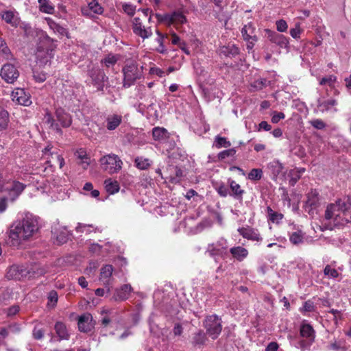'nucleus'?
Segmentation results:
<instances>
[{"label":"nucleus","mask_w":351,"mask_h":351,"mask_svg":"<svg viewBox=\"0 0 351 351\" xmlns=\"http://www.w3.org/2000/svg\"><path fill=\"white\" fill-rule=\"evenodd\" d=\"M38 218L26 215L21 220L12 223L9 232V239L13 246L20 245L23 241L32 239L38 231Z\"/></svg>","instance_id":"f257e3e1"},{"label":"nucleus","mask_w":351,"mask_h":351,"mask_svg":"<svg viewBox=\"0 0 351 351\" xmlns=\"http://www.w3.org/2000/svg\"><path fill=\"white\" fill-rule=\"evenodd\" d=\"M325 219L332 221L335 226L351 223V204L339 199L329 204L325 210Z\"/></svg>","instance_id":"f03ea898"},{"label":"nucleus","mask_w":351,"mask_h":351,"mask_svg":"<svg viewBox=\"0 0 351 351\" xmlns=\"http://www.w3.org/2000/svg\"><path fill=\"white\" fill-rule=\"evenodd\" d=\"M123 87L128 88L133 86L136 80L143 77V67H138L136 62L126 64L123 69Z\"/></svg>","instance_id":"7ed1b4c3"},{"label":"nucleus","mask_w":351,"mask_h":351,"mask_svg":"<svg viewBox=\"0 0 351 351\" xmlns=\"http://www.w3.org/2000/svg\"><path fill=\"white\" fill-rule=\"evenodd\" d=\"M203 326L206 334L213 340L217 339L222 330V320L220 317L213 314L207 315L203 321Z\"/></svg>","instance_id":"20e7f679"},{"label":"nucleus","mask_w":351,"mask_h":351,"mask_svg":"<svg viewBox=\"0 0 351 351\" xmlns=\"http://www.w3.org/2000/svg\"><path fill=\"white\" fill-rule=\"evenodd\" d=\"M100 162L102 169L109 173H117L121 169L122 161L117 155H104Z\"/></svg>","instance_id":"39448f33"},{"label":"nucleus","mask_w":351,"mask_h":351,"mask_svg":"<svg viewBox=\"0 0 351 351\" xmlns=\"http://www.w3.org/2000/svg\"><path fill=\"white\" fill-rule=\"evenodd\" d=\"M25 185L17 181L4 183L2 174H0V191H8L12 199L14 200L24 190Z\"/></svg>","instance_id":"423d86ee"},{"label":"nucleus","mask_w":351,"mask_h":351,"mask_svg":"<svg viewBox=\"0 0 351 351\" xmlns=\"http://www.w3.org/2000/svg\"><path fill=\"white\" fill-rule=\"evenodd\" d=\"M158 21L167 24L182 25L186 22V18L181 11H174L163 15L156 14Z\"/></svg>","instance_id":"0eeeda50"},{"label":"nucleus","mask_w":351,"mask_h":351,"mask_svg":"<svg viewBox=\"0 0 351 351\" xmlns=\"http://www.w3.org/2000/svg\"><path fill=\"white\" fill-rule=\"evenodd\" d=\"M0 75L5 82L13 84L18 79L19 71L14 64L7 63L1 67Z\"/></svg>","instance_id":"6e6552de"},{"label":"nucleus","mask_w":351,"mask_h":351,"mask_svg":"<svg viewBox=\"0 0 351 351\" xmlns=\"http://www.w3.org/2000/svg\"><path fill=\"white\" fill-rule=\"evenodd\" d=\"M28 267L25 265H12L6 274V277L10 280H21L24 278H28Z\"/></svg>","instance_id":"1a4fd4ad"},{"label":"nucleus","mask_w":351,"mask_h":351,"mask_svg":"<svg viewBox=\"0 0 351 351\" xmlns=\"http://www.w3.org/2000/svg\"><path fill=\"white\" fill-rule=\"evenodd\" d=\"M88 75L91 79V83L97 90H103L104 83L108 80L104 71L99 69H93L89 71Z\"/></svg>","instance_id":"9d476101"},{"label":"nucleus","mask_w":351,"mask_h":351,"mask_svg":"<svg viewBox=\"0 0 351 351\" xmlns=\"http://www.w3.org/2000/svg\"><path fill=\"white\" fill-rule=\"evenodd\" d=\"M132 30L134 34L143 39H146L152 35L150 27H145L139 17H134L132 20Z\"/></svg>","instance_id":"9b49d317"},{"label":"nucleus","mask_w":351,"mask_h":351,"mask_svg":"<svg viewBox=\"0 0 351 351\" xmlns=\"http://www.w3.org/2000/svg\"><path fill=\"white\" fill-rule=\"evenodd\" d=\"M265 37L271 43H275L280 48H287L289 46V40L284 35L266 29Z\"/></svg>","instance_id":"f8f14e48"},{"label":"nucleus","mask_w":351,"mask_h":351,"mask_svg":"<svg viewBox=\"0 0 351 351\" xmlns=\"http://www.w3.org/2000/svg\"><path fill=\"white\" fill-rule=\"evenodd\" d=\"M239 234L245 239L254 241H261V237L259 232L256 229L250 227H242L238 229Z\"/></svg>","instance_id":"ddd939ff"},{"label":"nucleus","mask_w":351,"mask_h":351,"mask_svg":"<svg viewBox=\"0 0 351 351\" xmlns=\"http://www.w3.org/2000/svg\"><path fill=\"white\" fill-rule=\"evenodd\" d=\"M112 271L113 267L111 265H106L101 268L99 280L106 286L108 293L110 291V281Z\"/></svg>","instance_id":"4468645a"},{"label":"nucleus","mask_w":351,"mask_h":351,"mask_svg":"<svg viewBox=\"0 0 351 351\" xmlns=\"http://www.w3.org/2000/svg\"><path fill=\"white\" fill-rule=\"evenodd\" d=\"M121 114L112 113L108 114L105 119V126L110 131L115 130L122 123Z\"/></svg>","instance_id":"2eb2a0df"},{"label":"nucleus","mask_w":351,"mask_h":351,"mask_svg":"<svg viewBox=\"0 0 351 351\" xmlns=\"http://www.w3.org/2000/svg\"><path fill=\"white\" fill-rule=\"evenodd\" d=\"M78 328L81 332H88L94 327L93 317L90 313L81 315L78 319Z\"/></svg>","instance_id":"dca6fc26"},{"label":"nucleus","mask_w":351,"mask_h":351,"mask_svg":"<svg viewBox=\"0 0 351 351\" xmlns=\"http://www.w3.org/2000/svg\"><path fill=\"white\" fill-rule=\"evenodd\" d=\"M218 53L221 57L232 58L239 53V49L234 44L228 43L227 45L220 47Z\"/></svg>","instance_id":"f3484780"},{"label":"nucleus","mask_w":351,"mask_h":351,"mask_svg":"<svg viewBox=\"0 0 351 351\" xmlns=\"http://www.w3.org/2000/svg\"><path fill=\"white\" fill-rule=\"evenodd\" d=\"M12 100L17 101L19 104L25 106L31 104L32 101L29 97L26 95L23 89L18 88L12 92Z\"/></svg>","instance_id":"a211bd4d"},{"label":"nucleus","mask_w":351,"mask_h":351,"mask_svg":"<svg viewBox=\"0 0 351 351\" xmlns=\"http://www.w3.org/2000/svg\"><path fill=\"white\" fill-rule=\"evenodd\" d=\"M228 184L230 189V195L234 199H241L245 191L241 189L240 184L232 179H228Z\"/></svg>","instance_id":"6ab92c4d"},{"label":"nucleus","mask_w":351,"mask_h":351,"mask_svg":"<svg viewBox=\"0 0 351 351\" xmlns=\"http://www.w3.org/2000/svg\"><path fill=\"white\" fill-rule=\"evenodd\" d=\"M27 267L29 271L28 278L39 277L47 272V269L40 263H34Z\"/></svg>","instance_id":"aec40b11"},{"label":"nucleus","mask_w":351,"mask_h":351,"mask_svg":"<svg viewBox=\"0 0 351 351\" xmlns=\"http://www.w3.org/2000/svg\"><path fill=\"white\" fill-rule=\"evenodd\" d=\"M206 253L213 258H215V261H217V257L224 258L228 254V251L223 250L220 247H218L217 245L215 243L208 244Z\"/></svg>","instance_id":"412c9836"},{"label":"nucleus","mask_w":351,"mask_h":351,"mask_svg":"<svg viewBox=\"0 0 351 351\" xmlns=\"http://www.w3.org/2000/svg\"><path fill=\"white\" fill-rule=\"evenodd\" d=\"M300 334L302 338L308 339L309 340H311V338H313V340H315V330L313 326L306 321H303L301 324Z\"/></svg>","instance_id":"4be33fe9"},{"label":"nucleus","mask_w":351,"mask_h":351,"mask_svg":"<svg viewBox=\"0 0 351 351\" xmlns=\"http://www.w3.org/2000/svg\"><path fill=\"white\" fill-rule=\"evenodd\" d=\"M230 253L232 257L239 261H243L248 256V250L242 246H234L230 249Z\"/></svg>","instance_id":"5701e85b"},{"label":"nucleus","mask_w":351,"mask_h":351,"mask_svg":"<svg viewBox=\"0 0 351 351\" xmlns=\"http://www.w3.org/2000/svg\"><path fill=\"white\" fill-rule=\"evenodd\" d=\"M132 291L130 285H124L120 289H116L113 298L115 300H125L129 298Z\"/></svg>","instance_id":"b1692460"},{"label":"nucleus","mask_w":351,"mask_h":351,"mask_svg":"<svg viewBox=\"0 0 351 351\" xmlns=\"http://www.w3.org/2000/svg\"><path fill=\"white\" fill-rule=\"evenodd\" d=\"M255 27L252 23H248L241 29L242 36L244 40L252 39L253 41H257L258 37L255 34Z\"/></svg>","instance_id":"393cba45"},{"label":"nucleus","mask_w":351,"mask_h":351,"mask_svg":"<svg viewBox=\"0 0 351 351\" xmlns=\"http://www.w3.org/2000/svg\"><path fill=\"white\" fill-rule=\"evenodd\" d=\"M54 330L60 340L69 339V333L64 323L57 322L54 326Z\"/></svg>","instance_id":"a878e982"},{"label":"nucleus","mask_w":351,"mask_h":351,"mask_svg":"<svg viewBox=\"0 0 351 351\" xmlns=\"http://www.w3.org/2000/svg\"><path fill=\"white\" fill-rule=\"evenodd\" d=\"M283 165L278 160H273L267 164V169L273 176V179H276L283 170Z\"/></svg>","instance_id":"bb28decb"},{"label":"nucleus","mask_w":351,"mask_h":351,"mask_svg":"<svg viewBox=\"0 0 351 351\" xmlns=\"http://www.w3.org/2000/svg\"><path fill=\"white\" fill-rule=\"evenodd\" d=\"M56 117L58 121L61 123L62 127L67 128L71 124V119L70 115L65 112L62 109H58L56 110Z\"/></svg>","instance_id":"cd10ccee"},{"label":"nucleus","mask_w":351,"mask_h":351,"mask_svg":"<svg viewBox=\"0 0 351 351\" xmlns=\"http://www.w3.org/2000/svg\"><path fill=\"white\" fill-rule=\"evenodd\" d=\"M207 334L203 330H199L197 332L193 334L192 338V344L195 346H202L205 344L207 341Z\"/></svg>","instance_id":"c85d7f7f"},{"label":"nucleus","mask_w":351,"mask_h":351,"mask_svg":"<svg viewBox=\"0 0 351 351\" xmlns=\"http://www.w3.org/2000/svg\"><path fill=\"white\" fill-rule=\"evenodd\" d=\"M104 184L106 192L110 195L117 193L120 189L119 182L110 178L106 179Z\"/></svg>","instance_id":"c756f323"},{"label":"nucleus","mask_w":351,"mask_h":351,"mask_svg":"<svg viewBox=\"0 0 351 351\" xmlns=\"http://www.w3.org/2000/svg\"><path fill=\"white\" fill-rule=\"evenodd\" d=\"M152 136L154 140L165 141L169 138V133L164 128L156 127L152 130Z\"/></svg>","instance_id":"7c9ffc66"},{"label":"nucleus","mask_w":351,"mask_h":351,"mask_svg":"<svg viewBox=\"0 0 351 351\" xmlns=\"http://www.w3.org/2000/svg\"><path fill=\"white\" fill-rule=\"evenodd\" d=\"M289 240L293 245H299L304 242V233L300 230L289 233Z\"/></svg>","instance_id":"2f4dec72"},{"label":"nucleus","mask_w":351,"mask_h":351,"mask_svg":"<svg viewBox=\"0 0 351 351\" xmlns=\"http://www.w3.org/2000/svg\"><path fill=\"white\" fill-rule=\"evenodd\" d=\"M49 27L56 33H58L61 36H66L67 30L58 23H56L51 19H47Z\"/></svg>","instance_id":"473e14b6"},{"label":"nucleus","mask_w":351,"mask_h":351,"mask_svg":"<svg viewBox=\"0 0 351 351\" xmlns=\"http://www.w3.org/2000/svg\"><path fill=\"white\" fill-rule=\"evenodd\" d=\"M40 10L42 12L52 14L54 11V7L50 3L49 0H38Z\"/></svg>","instance_id":"72a5a7b5"},{"label":"nucleus","mask_w":351,"mask_h":351,"mask_svg":"<svg viewBox=\"0 0 351 351\" xmlns=\"http://www.w3.org/2000/svg\"><path fill=\"white\" fill-rule=\"evenodd\" d=\"M337 104V101L334 99L328 100L321 101L318 100L317 107L322 112L327 111L330 107L334 106Z\"/></svg>","instance_id":"f704fd0d"},{"label":"nucleus","mask_w":351,"mask_h":351,"mask_svg":"<svg viewBox=\"0 0 351 351\" xmlns=\"http://www.w3.org/2000/svg\"><path fill=\"white\" fill-rule=\"evenodd\" d=\"M314 341L315 340H313V338H311V340L308 339H300L297 342V344L295 346L297 348L300 349L301 351H309Z\"/></svg>","instance_id":"c9c22d12"},{"label":"nucleus","mask_w":351,"mask_h":351,"mask_svg":"<svg viewBox=\"0 0 351 351\" xmlns=\"http://www.w3.org/2000/svg\"><path fill=\"white\" fill-rule=\"evenodd\" d=\"M0 54L5 59L9 60L12 58L11 51L7 45L5 40L0 38Z\"/></svg>","instance_id":"e433bc0d"},{"label":"nucleus","mask_w":351,"mask_h":351,"mask_svg":"<svg viewBox=\"0 0 351 351\" xmlns=\"http://www.w3.org/2000/svg\"><path fill=\"white\" fill-rule=\"evenodd\" d=\"M135 164L136 167L140 169L144 170L147 169L152 164V161L143 156H138L135 159Z\"/></svg>","instance_id":"4c0bfd02"},{"label":"nucleus","mask_w":351,"mask_h":351,"mask_svg":"<svg viewBox=\"0 0 351 351\" xmlns=\"http://www.w3.org/2000/svg\"><path fill=\"white\" fill-rule=\"evenodd\" d=\"M8 112L0 107V131L7 128L8 123Z\"/></svg>","instance_id":"58836bf2"},{"label":"nucleus","mask_w":351,"mask_h":351,"mask_svg":"<svg viewBox=\"0 0 351 351\" xmlns=\"http://www.w3.org/2000/svg\"><path fill=\"white\" fill-rule=\"evenodd\" d=\"M215 189L218 194L222 197H226L230 195V191L228 186L222 182L217 183L215 186Z\"/></svg>","instance_id":"ea45409f"},{"label":"nucleus","mask_w":351,"mask_h":351,"mask_svg":"<svg viewBox=\"0 0 351 351\" xmlns=\"http://www.w3.org/2000/svg\"><path fill=\"white\" fill-rule=\"evenodd\" d=\"M214 145L217 148H228L230 147L231 143L226 138L217 136L214 141Z\"/></svg>","instance_id":"a19ab883"},{"label":"nucleus","mask_w":351,"mask_h":351,"mask_svg":"<svg viewBox=\"0 0 351 351\" xmlns=\"http://www.w3.org/2000/svg\"><path fill=\"white\" fill-rule=\"evenodd\" d=\"M267 215L269 219L273 223H278L280 220L283 218V215L276 211H274L271 208H267Z\"/></svg>","instance_id":"79ce46f5"},{"label":"nucleus","mask_w":351,"mask_h":351,"mask_svg":"<svg viewBox=\"0 0 351 351\" xmlns=\"http://www.w3.org/2000/svg\"><path fill=\"white\" fill-rule=\"evenodd\" d=\"M88 7L90 8V10L94 14H101L104 12V8L97 0H92V1L88 4Z\"/></svg>","instance_id":"37998d69"},{"label":"nucleus","mask_w":351,"mask_h":351,"mask_svg":"<svg viewBox=\"0 0 351 351\" xmlns=\"http://www.w3.org/2000/svg\"><path fill=\"white\" fill-rule=\"evenodd\" d=\"M263 177V171L261 169H252L247 175V178L252 181L260 180Z\"/></svg>","instance_id":"c03bdc74"},{"label":"nucleus","mask_w":351,"mask_h":351,"mask_svg":"<svg viewBox=\"0 0 351 351\" xmlns=\"http://www.w3.org/2000/svg\"><path fill=\"white\" fill-rule=\"evenodd\" d=\"M156 33L158 35L156 40L159 44L158 47L156 48V51L160 53H165L167 52V49L164 45L165 36L162 34L159 31H157Z\"/></svg>","instance_id":"a18cd8bd"},{"label":"nucleus","mask_w":351,"mask_h":351,"mask_svg":"<svg viewBox=\"0 0 351 351\" xmlns=\"http://www.w3.org/2000/svg\"><path fill=\"white\" fill-rule=\"evenodd\" d=\"M14 13L12 11H5L2 14V19L7 23L11 24L12 26H16V23L14 21Z\"/></svg>","instance_id":"49530a36"},{"label":"nucleus","mask_w":351,"mask_h":351,"mask_svg":"<svg viewBox=\"0 0 351 351\" xmlns=\"http://www.w3.org/2000/svg\"><path fill=\"white\" fill-rule=\"evenodd\" d=\"M324 274L325 276H328V278H335L339 276V272L335 268H332L330 265H327L324 269Z\"/></svg>","instance_id":"de8ad7c7"},{"label":"nucleus","mask_w":351,"mask_h":351,"mask_svg":"<svg viewBox=\"0 0 351 351\" xmlns=\"http://www.w3.org/2000/svg\"><path fill=\"white\" fill-rule=\"evenodd\" d=\"M308 199L306 200V204L310 206L311 207L315 206L317 205L318 198H317V193L316 191H311L308 195Z\"/></svg>","instance_id":"09e8293b"},{"label":"nucleus","mask_w":351,"mask_h":351,"mask_svg":"<svg viewBox=\"0 0 351 351\" xmlns=\"http://www.w3.org/2000/svg\"><path fill=\"white\" fill-rule=\"evenodd\" d=\"M47 298L49 301L48 305L51 306L52 307L55 306L58 300L57 292L54 290L51 291L48 294Z\"/></svg>","instance_id":"8fccbe9b"},{"label":"nucleus","mask_w":351,"mask_h":351,"mask_svg":"<svg viewBox=\"0 0 351 351\" xmlns=\"http://www.w3.org/2000/svg\"><path fill=\"white\" fill-rule=\"evenodd\" d=\"M122 8L125 13H126L130 16H132L134 15L136 12V6L131 4L125 3L122 5Z\"/></svg>","instance_id":"3c124183"},{"label":"nucleus","mask_w":351,"mask_h":351,"mask_svg":"<svg viewBox=\"0 0 351 351\" xmlns=\"http://www.w3.org/2000/svg\"><path fill=\"white\" fill-rule=\"evenodd\" d=\"M288 176L290 178L289 183L292 186H293L301 178V176L297 173V171L292 169L289 171Z\"/></svg>","instance_id":"603ef678"},{"label":"nucleus","mask_w":351,"mask_h":351,"mask_svg":"<svg viewBox=\"0 0 351 351\" xmlns=\"http://www.w3.org/2000/svg\"><path fill=\"white\" fill-rule=\"evenodd\" d=\"M93 228V226L91 224L78 223L75 228V230H76V232H80V233L84 232H91L90 228Z\"/></svg>","instance_id":"864d4df0"},{"label":"nucleus","mask_w":351,"mask_h":351,"mask_svg":"<svg viewBox=\"0 0 351 351\" xmlns=\"http://www.w3.org/2000/svg\"><path fill=\"white\" fill-rule=\"evenodd\" d=\"M89 155H78L77 162L81 164L82 168L86 169L90 164V159L88 157Z\"/></svg>","instance_id":"5fc2aeb1"},{"label":"nucleus","mask_w":351,"mask_h":351,"mask_svg":"<svg viewBox=\"0 0 351 351\" xmlns=\"http://www.w3.org/2000/svg\"><path fill=\"white\" fill-rule=\"evenodd\" d=\"M117 58H116V56L111 55V54L107 56L106 58H104L101 60V62L104 63L107 67H109L110 66L115 64L117 63Z\"/></svg>","instance_id":"6e6d98bb"},{"label":"nucleus","mask_w":351,"mask_h":351,"mask_svg":"<svg viewBox=\"0 0 351 351\" xmlns=\"http://www.w3.org/2000/svg\"><path fill=\"white\" fill-rule=\"evenodd\" d=\"M336 79L337 78L335 75H331L322 78L319 82V84L320 85L328 84V86H332L333 85V84L335 82Z\"/></svg>","instance_id":"4d7b16f0"},{"label":"nucleus","mask_w":351,"mask_h":351,"mask_svg":"<svg viewBox=\"0 0 351 351\" xmlns=\"http://www.w3.org/2000/svg\"><path fill=\"white\" fill-rule=\"evenodd\" d=\"M279 191H282L281 193V199L282 200L287 203L289 206L291 204V199L289 196L288 192L285 187H280Z\"/></svg>","instance_id":"13d9d810"},{"label":"nucleus","mask_w":351,"mask_h":351,"mask_svg":"<svg viewBox=\"0 0 351 351\" xmlns=\"http://www.w3.org/2000/svg\"><path fill=\"white\" fill-rule=\"evenodd\" d=\"M311 125L317 129V130H323L326 128V123L322 119H314L310 121Z\"/></svg>","instance_id":"bf43d9fd"},{"label":"nucleus","mask_w":351,"mask_h":351,"mask_svg":"<svg viewBox=\"0 0 351 351\" xmlns=\"http://www.w3.org/2000/svg\"><path fill=\"white\" fill-rule=\"evenodd\" d=\"M314 308L315 306L313 302L310 300H308L304 303L303 306L302 308H301L300 311L302 313L312 312L314 311Z\"/></svg>","instance_id":"052dcab7"},{"label":"nucleus","mask_w":351,"mask_h":351,"mask_svg":"<svg viewBox=\"0 0 351 351\" xmlns=\"http://www.w3.org/2000/svg\"><path fill=\"white\" fill-rule=\"evenodd\" d=\"M301 29L300 23H296L294 28L290 29V35L293 38H299L300 37Z\"/></svg>","instance_id":"680f3d73"},{"label":"nucleus","mask_w":351,"mask_h":351,"mask_svg":"<svg viewBox=\"0 0 351 351\" xmlns=\"http://www.w3.org/2000/svg\"><path fill=\"white\" fill-rule=\"evenodd\" d=\"M277 30L280 32H285L287 30L288 25L285 20L277 21L276 23Z\"/></svg>","instance_id":"e2e57ef3"},{"label":"nucleus","mask_w":351,"mask_h":351,"mask_svg":"<svg viewBox=\"0 0 351 351\" xmlns=\"http://www.w3.org/2000/svg\"><path fill=\"white\" fill-rule=\"evenodd\" d=\"M175 174L176 176L171 178V182L173 183H178L180 182L181 178L184 176V172L181 169L176 167Z\"/></svg>","instance_id":"0e129e2a"},{"label":"nucleus","mask_w":351,"mask_h":351,"mask_svg":"<svg viewBox=\"0 0 351 351\" xmlns=\"http://www.w3.org/2000/svg\"><path fill=\"white\" fill-rule=\"evenodd\" d=\"M255 88L261 90L267 86V80L260 78L254 82L252 85Z\"/></svg>","instance_id":"69168bd1"},{"label":"nucleus","mask_w":351,"mask_h":351,"mask_svg":"<svg viewBox=\"0 0 351 351\" xmlns=\"http://www.w3.org/2000/svg\"><path fill=\"white\" fill-rule=\"evenodd\" d=\"M285 115L283 112H274V114L271 117V122L274 123H278L281 119H285Z\"/></svg>","instance_id":"338daca9"},{"label":"nucleus","mask_w":351,"mask_h":351,"mask_svg":"<svg viewBox=\"0 0 351 351\" xmlns=\"http://www.w3.org/2000/svg\"><path fill=\"white\" fill-rule=\"evenodd\" d=\"M44 336V330L42 328L35 327L33 330V337L36 339H41Z\"/></svg>","instance_id":"774afa93"}]
</instances>
